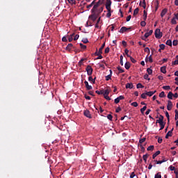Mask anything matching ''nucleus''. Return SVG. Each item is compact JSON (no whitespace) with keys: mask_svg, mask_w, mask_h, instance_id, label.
Instances as JSON below:
<instances>
[{"mask_svg":"<svg viewBox=\"0 0 178 178\" xmlns=\"http://www.w3.org/2000/svg\"><path fill=\"white\" fill-rule=\"evenodd\" d=\"M84 84H85L86 88V90H87L88 91H90V90H92V86H90V85L88 84V81H84Z\"/></svg>","mask_w":178,"mask_h":178,"instance_id":"nucleus-7","label":"nucleus"},{"mask_svg":"<svg viewBox=\"0 0 178 178\" xmlns=\"http://www.w3.org/2000/svg\"><path fill=\"white\" fill-rule=\"evenodd\" d=\"M112 79V70H110V74L106 76V81H109V80Z\"/></svg>","mask_w":178,"mask_h":178,"instance_id":"nucleus-8","label":"nucleus"},{"mask_svg":"<svg viewBox=\"0 0 178 178\" xmlns=\"http://www.w3.org/2000/svg\"><path fill=\"white\" fill-rule=\"evenodd\" d=\"M146 25H147V22H145V20L142 21V22H140V26H141L142 27H145Z\"/></svg>","mask_w":178,"mask_h":178,"instance_id":"nucleus-38","label":"nucleus"},{"mask_svg":"<svg viewBox=\"0 0 178 178\" xmlns=\"http://www.w3.org/2000/svg\"><path fill=\"white\" fill-rule=\"evenodd\" d=\"M163 90H170V86H163Z\"/></svg>","mask_w":178,"mask_h":178,"instance_id":"nucleus-51","label":"nucleus"},{"mask_svg":"<svg viewBox=\"0 0 178 178\" xmlns=\"http://www.w3.org/2000/svg\"><path fill=\"white\" fill-rule=\"evenodd\" d=\"M146 138H143L142 139L139 140L140 144H143V143H145Z\"/></svg>","mask_w":178,"mask_h":178,"instance_id":"nucleus-44","label":"nucleus"},{"mask_svg":"<svg viewBox=\"0 0 178 178\" xmlns=\"http://www.w3.org/2000/svg\"><path fill=\"white\" fill-rule=\"evenodd\" d=\"M171 23H172V24H177V22H176V18L173 17L171 19Z\"/></svg>","mask_w":178,"mask_h":178,"instance_id":"nucleus-37","label":"nucleus"},{"mask_svg":"<svg viewBox=\"0 0 178 178\" xmlns=\"http://www.w3.org/2000/svg\"><path fill=\"white\" fill-rule=\"evenodd\" d=\"M159 47H160L161 49H162V50L165 49V44H160Z\"/></svg>","mask_w":178,"mask_h":178,"instance_id":"nucleus-60","label":"nucleus"},{"mask_svg":"<svg viewBox=\"0 0 178 178\" xmlns=\"http://www.w3.org/2000/svg\"><path fill=\"white\" fill-rule=\"evenodd\" d=\"M79 37H80V35L79 34H76L74 38V41H76V40H79Z\"/></svg>","mask_w":178,"mask_h":178,"instance_id":"nucleus-58","label":"nucleus"},{"mask_svg":"<svg viewBox=\"0 0 178 178\" xmlns=\"http://www.w3.org/2000/svg\"><path fill=\"white\" fill-rule=\"evenodd\" d=\"M165 124H166V122H161L159 124V125L161 127L160 130H163V129H165Z\"/></svg>","mask_w":178,"mask_h":178,"instance_id":"nucleus-20","label":"nucleus"},{"mask_svg":"<svg viewBox=\"0 0 178 178\" xmlns=\"http://www.w3.org/2000/svg\"><path fill=\"white\" fill-rule=\"evenodd\" d=\"M175 84H176L177 86H178V77H176V78H175Z\"/></svg>","mask_w":178,"mask_h":178,"instance_id":"nucleus-64","label":"nucleus"},{"mask_svg":"<svg viewBox=\"0 0 178 178\" xmlns=\"http://www.w3.org/2000/svg\"><path fill=\"white\" fill-rule=\"evenodd\" d=\"M95 4V1H93L90 4L86 6L87 9H90V8H92V6H94Z\"/></svg>","mask_w":178,"mask_h":178,"instance_id":"nucleus-21","label":"nucleus"},{"mask_svg":"<svg viewBox=\"0 0 178 178\" xmlns=\"http://www.w3.org/2000/svg\"><path fill=\"white\" fill-rule=\"evenodd\" d=\"M161 154V151L158 150L157 152H156L153 155H152V159H155V158H156V156H158V155H159Z\"/></svg>","mask_w":178,"mask_h":178,"instance_id":"nucleus-18","label":"nucleus"},{"mask_svg":"<svg viewBox=\"0 0 178 178\" xmlns=\"http://www.w3.org/2000/svg\"><path fill=\"white\" fill-rule=\"evenodd\" d=\"M130 19H131V15L127 16L126 19L127 22H130Z\"/></svg>","mask_w":178,"mask_h":178,"instance_id":"nucleus-62","label":"nucleus"},{"mask_svg":"<svg viewBox=\"0 0 178 178\" xmlns=\"http://www.w3.org/2000/svg\"><path fill=\"white\" fill-rule=\"evenodd\" d=\"M88 81H92V84H95V79L91 75L88 77Z\"/></svg>","mask_w":178,"mask_h":178,"instance_id":"nucleus-26","label":"nucleus"},{"mask_svg":"<svg viewBox=\"0 0 178 178\" xmlns=\"http://www.w3.org/2000/svg\"><path fill=\"white\" fill-rule=\"evenodd\" d=\"M155 92H156V90L154 91H149V92H146V95H148V97H152V95L154 94H155Z\"/></svg>","mask_w":178,"mask_h":178,"instance_id":"nucleus-15","label":"nucleus"},{"mask_svg":"<svg viewBox=\"0 0 178 178\" xmlns=\"http://www.w3.org/2000/svg\"><path fill=\"white\" fill-rule=\"evenodd\" d=\"M107 119H108V120L112 121V114H108L107 115Z\"/></svg>","mask_w":178,"mask_h":178,"instance_id":"nucleus-56","label":"nucleus"},{"mask_svg":"<svg viewBox=\"0 0 178 178\" xmlns=\"http://www.w3.org/2000/svg\"><path fill=\"white\" fill-rule=\"evenodd\" d=\"M131 106H134L135 108H137V106H138V103H137L136 102H134L131 103Z\"/></svg>","mask_w":178,"mask_h":178,"instance_id":"nucleus-45","label":"nucleus"},{"mask_svg":"<svg viewBox=\"0 0 178 178\" xmlns=\"http://www.w3.org/2000/svg\"><path fill=\"white\" fill-rule=\"evenodd\" d=\"M165 116L168 119V123H169V122L170 121V118L169 116V113L168 111H165Z\"/></svg>","mask_w":178,"mask_h":178,"instance_id":"nucleus-31","label":"nucleus"},{"mask_svg":"<svg viewBox=\"0 0 178 178\" xmlns=\"http://www.w3.org/2000/svg\"><path fill=\"white\" fill-rule=\"evenodd\" d=\"M117 69H118L119 73H124V70L123 69H122L120 66H118L117 67Z\"/></svg>","mask_w":178,"mask_h":178,"instance_id":"nucleus-33","label":"nucleus"},{"mask_svg":"<svg viewBox=\"0 0 178 178\" xmlns=\"http://www.w3.org/2000/svg\"><path fill=\"white\" fill-rule=\"evenodd\" d=\"M148 59L150 63H152V62H154V60L152 59V55H150Z\"/></svg>","mask_w":178,"mask_h":178,"instance_id":"nucleus-50","label":"nucleus"},{"mask_svg":"<svg viewBox=\"0 0 178 178\" xmlns=\"http://www.w3.org/2000/svg\"><path fill=\"white\" fill-rule=\"evenodd\" d=\"M80 47L81 49H87V46L83 44V43H80Z\"/></svg>","mask_w":178,"mask_h":178,"instance_id":"nucleus-42","label":"nucleus"},{"mask_svg":"<svg viewBox=\"0 0 178 178\" xmlns=\"http://www.w3.org/2000/svg\"><path fill=\"white\" fill-rule=\"evenodd\" d=\"M74 35V33H73L72 35H71L69 38H68V41L69 42H72L73 41V37Z\"/></svg>","mask_w":178,"mask_h":178,"instance_id":"nucleus-34","label":"nucleus"},{"mask_svg":"<svg viewBox=\"0 0 178 178\" xmlns=\"http://www.w3.org/2000/svg\"><path fill=\"white\" fill-rule=\"evenodd\" d=\"M131 65L130 64V62H127L124 65V67L125 69H127V70H129V69H130Z\"/></svg>","mask_w":178,"mask_h":178,"instance_id":"nucleus-16","label":"nucleus"},{"mask_svg":"<svg viewBox=\"0 0 178 178\" xmlns=\"http://www.w3.org/2000/svg\"><path fill=\"white\" fill-rule=\"evenodd\" d=\"M163 140L162 139V138H161V137H159V138H158V143H159V144H162V141H163Z\"/></svg>","mask_w":178,"mask_h":178,"instance_id":"nucleus-57","label":"nucleus"},{"mask_svg":"<svg viewBox=\"0 0 178 178\" xmlns=\"http://www.w3.org/2000/svg\"><path fill=\"white\" fill-rule=\"evenodd\" d=\"M111 87H107L106 89L104 90L103 96L104 97L105 99L107 101H111V97H109V92H111Z\"/></svg>","mask_w":178,"mask_h":178,"instance_id":"nucleus-2","label":"nucleus"},{"mask_svg":"<svg viewBox=\"0 0 178 178\" xmlns=\"http://www.w3.org/2000/svg\"><path fill=\"white\" fill-rule=\"evenodd\" d=\"M138 12H140V8H136L134 11V16H137V15H138Z\"/></svg>","mask_w":178,"mask_h":178,"instance_id":"nucleus-25","label":"nucleus"},{"mask_svg":"<svg viewBox=\"0 0 178 178\" xmlns=\"http://www.w3.org/2000/svg\"><path fill=\"white\" fill-rule=\"evenodd\" d=\"M172 108H173V104L172 103V101L168 100V105H167L168 111H172Z\"/></svg>","mask_w":178,"mask_h":178,"instance_id":"nucleus-5","label":"nucleus"},{"mask_svg":"<svg viewBox=\"0 0 178 178\" xmlns=\"http://www.w3.org/2000/svg\"><path fill=\"white\" fill-rule=\"evenodd\" d=\"M88 76H92V67L91 65H88L86 68Z\"/></svg>","mask_w":178,"mask_h":178,"instance_id":"nucleus-4","label":"nucleus"},{"mask_svg":"<svg viewBox=\"0 0 178 178\" xmlns=\"http://www.w3.org/2000/svg\"><path fill=\"white\" fill-rule=\"evenodd\" d=\"M173 133V128L169 131L165 135V138H169V137H172V134Z\"/></svg>","mask_w":178,"mask_h":178,"instance_id":"nucleus-12","label":"nucleus"},{"mask_svg":"<svg viewBox=\"0 0 178 178\" xmlns=\"http://www.w3.org/2000/svg\"><path fill=\"white\" fill-rule=\"evenodd\" d=\"M139 6H142V8L143 9H145V8H147V4L145 3V0H143V3H141V1H140Z\"/></svg>","mask_w":178,"mask_h":178,"instance_id":"nucleus-17","label":"nucleus"},{"mask_svg":"<svg viewBox=\"0 0 178 178\" xmlns=\"http://www.w3.org/2000/svg\"><path fill=\"white\" fill-rule=\"evenodd\" d=\"M130 60L132 62V63H136L137 62V60H136V59H134L133 57H130Z\"/></svg>","mask_w":178,"mask_h":178,"instance_id":"nucleus-53","label":"nucleus"},{"mask_svg":"<svg viewBox=\"0 0 178 178\" xmlns=\"http://www.w3.org/2000/svg\"><path fill=\"white\" fill-rule=\"evenodd\" d=\"M68 2L70 3H72L74 5H76V0H68Z\"/></svg>","mask_w":178,"mask_h":178,"instance_id":"nucleus-55","label":"nucleus"},{"mask_svg":"<svg viewBox=\"0 0 178 178\" xmlns=\"http://www.w3.org/2000/svg\"><path fill=\"white\" fill-rule=\"evenodd\" d=\"M134 86L132 83H127L126 84V88H129L130 90H131V88H133Z\"/></svg>","mask_w":178,"mask_h":178,"instance_id":"nucleus-19","label":"nucleus"},{"mask_svg":"<svg viewBox=\"0 0 178 178\" xmlns=\"http://www.w3.org/2000/svg\"><path fill=\"white\" fill-rule=\"evenodd\" d=\"M121 99H124V96L121 95V96L117 97V98L114 100L115 104H119V102H120Z\"/></svg>","mask_w":178,"mask_h":178,"instance_id":"nucleus-6","label":"nucleus"},{"mask_svg":"<svg viewBox=\"0 0 178 178\" xmlns=\"http://www.w3.org/2000/svg\"><path fill=\"white\" fill-rule=\"evenodd\" d=\"M149 76L147 74H145L144 76H143V79H145V80H148L149 81V80H151V79L148 78Z\"/></svg>","mask_w":178,"mask_h":178,"instance_id":"nucleus-41","label":"nucleus"},{"mask_svg":"<svg viewBox=\"0 0 178 178\" xmlns=\"http://www.w3.org/2000/svg\"><path fill=\"white\" fill-rule=\"evenodd\" d=\"M161 73H163L165 74L166 73V66L161 67Z\"/></svg>","mask_w":178,"mask_h":178,"instance_id":"nucleus-24","label":"nucleus"},{"mask_svg":"<svg viewBox=\"0 0 178 178\" xmlns=\"http://www.w3.org/2000/svg\"><path fill=\"white\" fill-rule=\"evenodd\" d=\"M120 111H122V108H120V106H118L116 108L115 112H116V113H119V112H120Z\"/></svg>","mask_w":178,"mask_h":178,"instance_id":"nucleus-54","label":"nucleus"},{"mask_svg":"<svg viewBox=\"0 0 178 178\" xmlns=\"http://www.w3.org/2000/svg\"><path fill=\"white\" fill-rule=\"evenodd\" d=\"M159 97L160 98H164V97H165V92H161L160 94H159Z\"/></svg>","mask_w":178,"mask_h":178,"instance_id":"nucleus-43","label":"nucleus"},{"mask_svg":"<svg viewBox=\"0 0 178 178\" xmlns=\"http://www.w3.org/2000/svg\"><path fill=\"white\" fill-rule=\"evenodd\" d=\"M104 48H105V43H104V44L101 46V47L99 48V51H98V53H99V54H102V49H104Z\"/></svg>","mask_w":178,"mask_h":178,"instance_id":"nucleus-22","label":"nucleus"},{"mask_svg":"<svg viewBox=\"0 0 178 178\" xmlns=\"http://www.w3.org/2000/svg\"><path fill=\"white\" fill-rule=\"evenodd\" d=\"M84 115L86 116V118H88L89 119H91V114L90 113V111L86 110L84 111Z\"/></svg>","mask_w":178,"mask_h":178,"instance_id":"nucleus-9","label":"nucleus"},{"mask_svg":"<svg viewBox=\"0 0 178 178\" xmlns=\"http://www.w3.org/2000/svg\"><path fill=\"white\" fill-rule=\"evenodd\" d=\"M166 13H168V10L166 8H164L161 13V17H163V16H165Z\"/></svg>","mask_w":178,"mask_h":178,"instance_id":"nucleus-14","label":"nucleus"},{"mask_svg":"<svg viewBox=\"0 0 178 178\" xmlns=\"http://www.w3.org/2000/svg\"><path fill=\"white\" fill-rule=\"evenodd\" d=\"M152 33H154V31L150 30L149 32L145 33V38H148L149 35H152Z\"/></svg>","mask_w":178,"mask_h":178,"instance_id":"nucleus-13","label":"nucleus"},{"mask_svg":"<svg viewBox=\"0 0 178 178\" xmlns=\"http://www.w3.org/2000/svg\"><path fill=\"white\" fill-rule=\"evenodd\" d=\"M109 51H110L109 47H106V48L105 49L104 52H105V54H109Z\"/></svg>","mask_w":178,"mask_h":178,"instance_id":"nucleus-61","label":"nucleus"},{"mask_svg":"<svg viewBox=\"0 0 178 178\" xmlns=\"http://www.w3.org/2000/svg\"><path fill=\"white\" fill-rule=\"evenodd\" d=\"M72 48H73V44L70 43V44H68L67 45L65 49H66V51H72Z\"/></svg>","mask_w":178,"mask_h":178,"instance_id":"nucleus-10","label":"nucleus"},{"mask_svg":"<svg viewBox=\"0 0 178 178\" xmlns=\"http://www.w3.org/2000/svg\"><path fill=\"white\" fill-rule=\"evenodd\" d=\"M140 98H143V99H147V93H143L140 95Z\"/></svg>","mask_w":178,"mask_h":178,"instance_id":"nucleus-40","label":"nucleus"},{"mask_svg":"<svg viewBox=\"0 0 178 178\" xmlns=\"http://www.w3.org/2000/svg\"><path fill=\"white\" fill-rule=\"evenodd\" d=\"M172 65H178V60H176L172 63Z\"/></svg>","mask_w":178,"mask_h":178,"instance_id":"nucleus-63","label":"nucleus"},{"mask_svg":"<svg viewBox=\"0 0 178 178\" xmlns=\"http://www.w3.org/2000/svg\"><path fill=\"white\" fill-rule=\"evenodd\" d=\"M148 156H149V154H148L143 155V161H145V162H147V159H148Z\"/></svg>","mask_w":178,"mask_h":178,"instance_id":"nucleus-28","label":"nucleus"},{"mask_svg":"<svg viewBox=\"0 0 178 178\" xmlns=\"http://www.w3.org/2000/svg\"><path fill=\"white\" fill-rule=\"evenodd\" d=\"M101 5H105L106 8L108 10L106 14V17H111L112 16V12L111 10V5H112V1L111 0H99L92 7L91 10V13L89 16V19L92 22H95L98 19L99 15L104 11V7H101Z\"/></svg>","mask_w":178,"mask_h":178,"instance_id":"nucleus-1","label":"nucleus"},{"mask_svg":"<svg viewBox=\"0 0 178 178\" xmlns=\"http://www.w3.org/2000/svg\"><path fill=\"white\" fill-rule=\"evenodd\" d=\"M96 94H98V95H104V90H96Z\"/></svg>","mask_w":178,"mask_h":178,"instance_id":"nucleus-27","label":"nucleus"},{"mask_svg":"<svg viewBox=\"0 0 178 178\" xmlns=\"http://www.w3.org/2000/svg\"><path fill=\"white\" fill-rule=\"evenodd\" d=\"M62 41H63V42H67V39L66 38L65 36L63 37Z\"/></svg>","mask_w":178,"mask_h":178,"instance_id":"nucleus-59","label":"nucleus"},{"mask_svg":"<svg viewBox=\"0 0 178 178\" xmlns=\"http://www.w3.org/2000/svg\"><path fill=\"white\" fill-rule=\"evenodd\" d=\"M136 87L137 88H144V86L140 83L137 84Z\"/></svg>","mask_w":178,"mask_h":178,"instance_id":"nucleus-47","label":"nucleus"},{"mask_svg":"<svg viewBox=\"0 0 178 178\" xmlns=\"http://www.w3.org/2000/svg\"><path fill=\"white\" fill-rule=\"evenodd\" d=\"M130 29H131V28H127L125 26H122L120 29V33H124V32L127 31V30H130Z\"/></svg>","mask_w":178,"mask_h":178,"instance_id":"nucleus-11","label":"nucleus"},{"mask_svg":"<svg viewBox=\"0 0 178 178\" xmlns=\"http://www.w3.org/2000/svg\"><path fill=\"white\" fill-rule=\"evenodd\" d=\"M84 60H86V58L81 59V60L79 62V66H81V65H83V62H84Z\"/></svg>","mask_w":178,"mask_h":178,"instance_id":"nucleus-48","label":"nucleus"},{"mask_svg":"<svg viewBox=\"0 0 178 178\" xmlns=\"http://www.w3.org/2000/svg\"><path fill=\"white\" fill-rule=\"evenodd\" d=\"M154 178H162V176L161 175V172H158L155 175Z\"/></svg>","mask_w":178,"mask_h":178,"instance_id":"nucleus-39","label":"nucleus"},{"mask_svg":"<svg viewBox=\"0 0 178 178\" xmlns=\"http://www.w3.org/2000/svg\"><path fill=\"white\" fill-rule=\"evenodd\" d=\"M167 97L169 99H173V93L172 92H169Z\"/></svg>","mask_w":178,"mask_h":178,"instance_id":"nucleus-23","label":"nucleus"},{"mask_svg":"<svg viewBox=\"0 0 178 178\" xmlns=\"http://www.w3.org/2000/svg\"><path fill=\"white\" fill-rule=\"evenodd\" d=\"M147 72L148 74H152V70L151 68H147Z\"/></svg>","mask_w":178,"mask_h":178,"instance_id":"nucleus-49","label":"nucleus"},{"mask_svg":"<svg viewBox=\"0 0 178 178\" xmlns=\"http://www.w3.org/2000/svg\"><path fill=\"white\" fill-rule=\"evenodd\" d=\"M138 178V177L136 176V174L134 173V172H131V175H130V178Z\"/></svg>","mask_w":178,"mask_h":178,"instance_id":"nucleus-46","label":"nucleus"},{"mask_svg":"<svg viewBox=\"0 0 178 178\" xmlns=\"http://www.w3.org/2000/svg\"><path fill=\"white\" fill-rule=\"evenodd\" d=\"M155 37L158 38V40L162 38L163 33L161 31V29H156L155 31Z\"/></svg>","mask_w":178,"mask_h":178,"instance_id":"nucleus-3","label":"nucleus"},{"mask_svg":"<svg viewBox=\"0 0 178 178\" xmlns=\"http://www.w3.org/2000/svg\"><path fill=\"white\" fill-rule=\"evenodd\" d=\"M165 44L166 45H169V47H172V40H168Z\"/></svg>","mask_w":178,"mask_h":178,"instance_id":"nucleus-32","label":"nucleus"},{"mask_svg":"<svg viewBox=\"0 0 178 178\" xmlns=\"http://www.w3.org/2000/svg\"><path fill=\"white\" fill-rule=\"evenodd\" d=\"M178 44V40H175L172 42V44L174 45V47H176V45H177Z\"/></svg>","mask_w":178,"mask_h":178,"instance_id":"nucleus-52","label":"nucleus"},{"mask_svg":"<svg viewBox=\"0 0 178 178\" xmlns=\"http://www.w3.org/2000/svg\"><path fill=\"white\" fill-rule=\"evenodd\" d=\"M143 20H147V11L144 10L143 11Z\"/></svg>","mask_w":178,"mask_h":178,"instance_id":"nucleus-35","label":"nucleus"},{"mask_svg":"<svg viewBox=\"0 0 178 178\" xmlns=\"http://www.w3.org/2000/svg\"><path fill=\"white\" fill-rule=\"evenodd\" d=\"M154 148H155V147L154 145H150L147 147V151H154Z\"/></svg>","mask_w":178,"mask_h":178,"instance_id":"nucleus-30","label":"nucleus"},{"mask_svg":"<svg viewBox=\"0 0 178 178\" xmlns=\"http://www.w3.org/2000/svg\"><path fill=\"white\" fill-rule=\"evenodd\" d=\"M95 55L98 56L96 59H102V55H101V54H99V53L96 52Z\"/></svg>","mask_w":178,"mask_h":178,"instance_id":"nucleus-36","label":"nucleus"},{"mask_svg":"<svg viewBox=\"0 0 178 178\" xmlns=\"http://www.w3.org/2000/svg\"><path fill=\"white\" fill-rule=\"evenodd\" d=\"M146 110H147V106H144L143 108L140 109V112L142 115H144V112H145Z\"/></svg>","mask_w":178,"mask_h":178,"instance_id":"nucleus-29","label":"nucleus"}]
</instances>
